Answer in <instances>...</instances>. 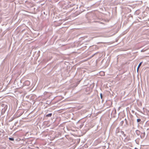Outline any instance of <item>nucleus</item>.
Segmentation results:
<instances>
[{"label":"nucleus","mask_w":149,"mask_h":149,"mask_svg":"<svg viewBox=\"0 0 149 149\" xmlns=\"http://www.w3.org/2000/svg\"><path fill=\"white\" fill-rule=\"evenodd\" d=\"M1 106L4 107L2 109L1 112L2 113H4L7 109V105L3 104H1Z\"/></svg>","instance_id":"obj_1"},{"label":"nucleus","mask_w":149,"mask_h":149,"mask_svg":"<svg viewBox=\"0 0 149 149\" xmlns=\"http://www.w3.org/2000/svg\"><path fill=\"white\" fill-rule=\"evenodd\" d=\"M86 16L89 19L92 18L93 17V13L92 12L88 13L86 14Z\"/></svg>","instance_id":"obj_2"},{"label":"nucleus","mask_w":149,"mask_h":149,"mask_svg":"<svg viewBox=\"0 0 149 149\" xmlns=\"http://www.w3.org/2000/svg\"><path fill=\"white\" fill-rule=\"evenodd\" d=\"M121 131L122 130H120L118 127L116 129L115 131L116 134H117V135L120 136L121 134L119 133H120Z\"/></svg>","instance_id":"obj_3"},{"label":"nucleus","mask_w":149,"mask_h":149,"mask_svg":"<svg viewBox=\"0 0 149 149\" xmlns=\"http://www.w3.org/2000/svg\"><path fill=\"white\" fill-rule=\"evenodd\" d=\"M30 84V82L29 81L27 80L25 81L24 84L27 86H29Z\"/></svg>","instance_id":"obj_4"},{"label":"nucleus","mask_w":149,"mask_h":149,"mask_svg":"<svg viewBox=\"0 0 149 149\" xmlns=\"http://www.w3.org/2000/svg\"><path fill=\"white\" fill-rule=\"evenodd\" d=\"M142 62H141L139 64L138 66V67L137 68V72H138V71H139V69L140 68V67L141 66V65L142 63Z\"/></svg>","instance_id":"obj_5"},{"label":"nucleus","mask_w":149,"mask_h":149,"mask_svg":"<svg viewBox=\"0 0 149 149\" xmlns=\"http://www.w3.org/2000/svg\"><path fill=\"white\" fill-rule=\"evenodd\" d=\"M124 122L125 123V126H127L128 125V123L127 120L126 119H124Z\"/></svg>","instance_id":"obj_6"},{"label":"nucleus","mask_w":149,"mask_h":149,"mask_svg":"<svg viewBox=\"0 0 149 149\" xmlns=\"http://www.w3.org/2000/svg\"><path fill=\"white\" fill-rule=\"evenodd\" d=\"M135 133L137 136H139L140 135L141 132L139 130H136Z\"/></svg>","instance_id":"obj_7"},{"label":"nucleus","mask_w":149,"mask_h":149,"mask_svg":"<svg viewBox=\"0 0 149 149\" xmlns=\"http://www.w3.org/2000/svg\"><path fill=\"white\" fill-rule=\"evenodd\" d=\"M52 115V113H50L47 114H46L45 115V116L47 117H50Z\"/></svg>","instance_id":"obj_8"},{"label":"nucleus","mask_w":149,"mask_h":149,"mask_svg":"<svg viewBox=\"0 0 149 149\" xmlns=\"http://www.w3.org/2000/svg\"><path fill=\"white\" fill-rule=\"evenodd\" d=\"M120 134H121L122 135H123V136L125 137L126 136V135L124 133V132L123 131H121Z\"/></svg>","instance_id":"obj_9"},{"label":"nucleus","mask_w":149,"mask_h":149,"mask_svg":"<svg viewBox=\"0 0 149 149\" xmlns=\"http://www.w3.org/2000/svg\"><path fill=\"white\" fill-rule=\"evenodd\" d=\"M9 139L10 141H13L14 140V139L12 137H9Z\"/></svg>","instance_id":"obj_10"},{"label":"nucleus","mask_w":149,"mask_h":149,"mask_svg":"<svg viewBox=\"0 0 149 149\" xmlns=\"http://www.w3.org/2000/svg\"><path fill=\"white\" fill-rule=\"evenodd\" d=\"M124 123V121H123V120L122 121L120 122V125H121V126H122L123 125Z\"/></svg>","instance_id":"obj_11"},{"label":"nucleus","mask_w":149,"mask_h":149,"mask_svg":"<svg viewBox=\"0 0 149 149\" xmlns=\"http://www.w3.org/2000/svg\"><path fill=\"white\" fill-rule=\"evenodd\" d=\"M51 103V102L49 101H47L46 103V104H47L48 105H49Z\"/></svg>","instance_id":"obj_12"},{"label":"nucleus","mask_w":149,"mask_h":149,"mask_svg":"<svg viewBox=\"0 0 149 149\" xmlns=\"http://www.w3.org/2000/svg\"><path fill=\"white\" fill-rule=\"evenodd\" d=\"M141 120L140 119H137V123L139 122Z\"/></svg>","instance_id":"obj_13"},{"label":"nucleus","mask_w":149,"mask_h":149,"mask_svg":"<svg viewBox=\"0 0 149 149\" xmlns=\"http://www.w3.org/2000/svg\"><path fill=\"white\" fill-rule=\"evenodd\" d=\"M89 126L90 128H92L93 127V126L92 125H91V123L89 125Z\"/></svg>","instance_id":"obj_14"},{"label":"nucleus","mask_w":149,"mask_h":149,"mask_svg":"<svg viewBox=\"0 0 149 149\" xmlns=\"http://www.w3.org/2000/svg\"><path fill=\"white\" fill-rule=\"evenodd\" d=\"M100 60L99 59H97L96 60V65H97V63L98 62H99V61H100Z\"/></svg>","instance_id":"obj_15"},{"label":"nucleus","mask_w":149,"mask_h":149,"mask_svg":"<svg viewBox=\"0 0 149 149\" xmlns=\"http://www.w3.org/2000/svg\"><path fill=\"white\" fill-rule=\"evenodd\" d=\"M148 26H149V20H148L146 22Z\"/></svg>","instance_id":"obj_16"},{"label":"nucleus","mask_w":149,"mask_h":149,"mask_svg":"<svg viewBox=\"0 0 149 149\" xmlns=\"http://www.w3.org/2000/svg\"><path fill=\"white\" fill-rule=\"evenodd\" d=\"M100 97H101V99H102V93L100 94Z\"/></svg>","instance_id":"obj_17"},{"label":"nucleus","mask_w":149,"mask_h":149,"mask_svg":"<svg viewBox=\"0 0 149 149\" xmlns=\"http://www.w3.org/2000/svg\"><path fill=\"white\" fill-rule=\"evenodd\" d=\"M99 54L98 52H96L93 55L94 56L96 54Z\"/></svg>","instance_id":"obj_18"},{"label":"nucleus","mask_w":149,"mask_h":149,"mask_svg":"<svg viewBox=\"0 0 149 149\" xmlns=\"http://www.w3.org/2000/svg\"><path fill=\"white\" fill-rule=\"evenodd\" d=\"M146 125H149V122H147L146 123Z\"/></svg>","instance_id":"obj_19"},{"label":"nucleus","mask_w":149,"mask_h":149,"mask_svg":"<svg viewBox=\"0 0 149 149\" xmlns=\"http://www.w3.org/2000/svg\"><path fill=\"white\" fill-rule=\"evenodd\" d=\"M144 51V50H143V49H142V50H141V52H143Z\"/></svg>","instance_id":"obj_20"},{"label":"nucleus","mask_w":149,"mask_h":149,"mask_svg":"<svg viewBox=\"0 0 149 149\" xmlns=\"http://www.w3.org/2000/svg\"><path fill=\"white\" fill-rule=\"evenodd\" d=\"M93 36H94V38H95V37H96V36H95V35H94V34Z\"/></svg>","instance_id":"obj_21"},{"label":"nucleus","mask_w":149,"mask_h":149,"mask_svg":"<svg viewBox=\"0 0 149 149\" xmlns=\"http://www.w3.org/2000/svg\"><path fill=\"white\" fill-rule=\"evenodd\" d=\"M143 134H144L143 136H144V135H145V132H144L143 133Z\"/></svg>","instance_id":"obj_22"},{"label":"nucleus","mask_w":149,"mask_h":149,"mask_svg":"<svg viewBox=\"0 0 149 149\" xmlns=\"http://www.w3.org/2000/svg\"><path fill=\"white\" fill-rule=\"evenodd\" d=\"M134 149H138V148H137L135 147V148H134Z\"/></svg>","instance_id":"obj_23"},{"label":"nucleus","mask_w":149,"mask_h":149,"mask_svg":"<svg viewBox=\"0 0 149 149\" xmlns=\"http://www.w3.org/2000/svg\"><path fill=\"white\" fill-rule=\"evenodd\" d=\"M96 21L94 20V22H96Z\"/></svg>","instance_id":"obj_24"},{"label":"nucleus","mask_w":149,"mask_h":149,"mask_svg":"<svg viewBox=\"0 0 149 149\" xmlns=\"http://www.w3.org/2000/svg\"><path fill=\"white\" fill-rule=\"evenodd\" d=\"M94 46H95V47H96V45H94Z\"/></svg>","instance_id":"obj_25"},{"label":"nucleus","mask_w":149,"mask_h":149,"mask_svg":"<svg viewBox=\"0 0 149 149\" xmlns=\"http://www.w3.org/2000/svg\"><path fill=\"white\" fill-rule=\"evenodd\" d=\"M99 54V57H100V54Z\"/></svg>","instance_id":"obj_26"},{"label":"nucleus","mask_w":149,"mask_h":149,"mask_svg":"<svg viewBox=\"0 0 149 149\" xmlns=\"http://www.w3.org/2000/svg\"><path fill=\"white\" fill-rule=\"evenodd\" d=\"M140 137L142 138L141 135H140Z\"/></svg>","instance_id":"obj_27"},{"label":"nucleus","mask_w":149,"mask_h":149,"mask_svg":"<svg viewBox=\"0 0 149 149\" xmlns=\"http://www.w3.org/2000/svg\"><path fill=\"white\" fill-rule=\"evenodd\" d=\"M44 13V14H45V12H44V13Z\"/></svg>","instance_id":"obj_28"},{"label":"nucleus","mask_w":149,"mask_h":149,"mask_svg":"<svg viewBox=\"0 0 149 149\" xmlns=\"http://www.w3.org/2000/svg\"><path fill=\"white\" fill-rule=\"evenodd\" d=\"M92 57L93 56V55H92Z\"/></svg>","instance_id":"obj_29"},{"label":"nucleus","mask_w":149,"mask_h":149,"mask_svg":"<svg viewBox=\"0 0 149 149\" xmlns=\"http://www.w3.org/2000/svg\"><path fill=\"white\" fill-rule=\"evenodd\" d=\"M97 125H96V127H97Z\"/></svg>","instance_id":"obj_30"}]
</instances>
